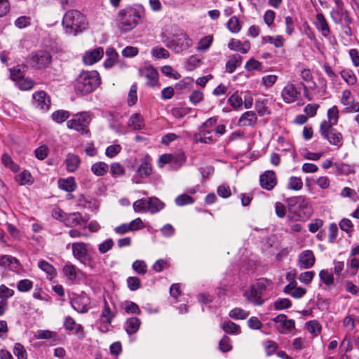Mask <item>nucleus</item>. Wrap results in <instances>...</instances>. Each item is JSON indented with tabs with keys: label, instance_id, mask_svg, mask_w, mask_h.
<instances>
[{
	"label": "nucleus",
	"instance_id": "obj_1",
	"mask_svg": "<svg viewBox=\"0 0 359 359\" xmlns=\"http://www.w3.org/2000/svg\"><path fill=\"white\" fill-rule=\"evenodd\" d=\"M145 10L142 5L135 4L121 9L116 14V21L118 29L123 32L133 29L143 21Z\"/></svg>",
	"mask_w": 359,
	"mask_h": 359
},
{
	"label": "nucleus",
	"instance_id": "obj_2",
	"mask_svg": "<svg viewBox=\"0 0 359 359\" xmlns=\"http://www.w3.org/2000/svg\"><path fill=\"white\" fill-rule=\"evenodd\" d=\"M290 212L292 216H288L290 220L304 221L309 219L312 213V208L309 201L304 196H299L291 197L286 200Z\"/></svg>",
	"mask_w": 359,
	"mask_h": 359
},
{
	"label": "nucleus",
	"instance_id": "obj_3",
	"mask_svg": "<svg viewBox=\"0 0 359 359\" xmlns=\"http://www.w3.org/2000/svg\"><path fill=\"white\" fill-rule=\"evenodd\" d=\"M100 83V74L97 71H83L74 83L77 94L86 95L93 92Z\"/></svg>",
	"mask_w": 359,
	"mask_h": 359
},
{
	"label": "nucleus",
	"instance_id": "obj_4",
	"mask_svg": "<svg viewBox=\"0 0 359 359\" xmlns=\"http://www.w3.org/2000/svg\"><path fill=\"white\" fill-rule=\"evenodd\" d=\"M66 34L76 35L86 27L84 16L77 10L67 11L63 16L62 22Z\"/></svg>",
	"mask_w": 359,
	"mask_h": 359
},
{
	"label": "nucleus",
	"instance_id": "obj_5",
	"mask_svg": "<svg viewBox=\"0 0 359 359\" xmlns=\"http://www.w3.org/2000/svg\"><path fill=\"white\" fill-rule=\"evenodd\" d=\"M163 42L167 48L176 53L187 50L193 45V41L189 35L182 32L166 36Z\"/></svg>",
	"mask_w": 359,
	"mask_h": 359
},
{
	"label": "nucleus",
	"instance_id": "obj_6",
	"mask_svg": "<svg viewBox=\"0 0 359 359\" xmlns=\"http://www.w3.org/2000/svg\"><path fill=\"white\" fill-rule=\"evenodd\" d=\"M266 280H259L255 284L252 285L249 289L245 290L243 296L250 303L261 306L264 300L262 299V292L266 287Z\"/></svg>",
	"mask_w": 359,
	"mask_h": 359
},
{
	"label": "nucleus",
	"instance_id": "obj_7",
	"mask_svg": "<svg viewBox=\"0 0 359 359\" xmlns=\"http://www.w3.org/2000/svg\"><path fill=\"white\" fill-rule=\"evenodd\" d=\"M90 121V116L86 112H83L74 115L73 118L67 121V126L69 129L75 130L81 134H87Z\"/></svg>",
	"mask_w": 359,
	"mask_h": 359
},
{
	"label": "nucleus",
	"instance_id": "obj_8",
	"mask_svg": "<svg viewBox=\"0 0 359 359\" xmlns=\"http://www.w3.org/2000/svg\"><path fill=\"white\" fill-rule=\"evenodd\" d=\"M228 103L235 109H239L243 104L245 109H250L253 104V97L248 93L236 91L228 99Z\"/></svg>",
	"mask_w": 359,
	"mask_h": 359
},
{
	"label": "nucleus",
	"instance_id": "obj_9",
	"mask_svg": "<svg viewBox=\"0 0 359 359\" xmlns=\"http://www.w3.org/2000/svg\"><path fill=\"white\" fill-rule=\"evenodd\" d=\"M320 133L330 144L335 146L341 145L342 140L341 133L334 129L333 126H330V123L322 122L320 126Z\"/></svg>",
	"mask_w": 359,
	"mask_h": 359
},
{
	"label": "nucleus",
	"instance_id": "obj_10",
	"mask_svg": "<svg viewBox=\"0 0 359 359\" xmlns=\"http://www.w3.org/2000/svg\"><path fill=\"white\" fill-rule=\"evenodd\" d=\"M50 62V54L46 50H38L35 53H32L29 57L30 65L36 69L44 68L47 67Z\"/></svg>",
	"mask_w": 359,
	"mask_h": 359
},
{
	"label": "nucleus",
	"instance_id": "obj_11",
	"mask_svg": "<svg viewBox=\"0 0 359 359\" xmlns=\"http://www.w3.org/2000/svg\"><path fill=\"white\" fill-rule=\"evenodd\" d=\"M272 320L276 323V330L282 334H287L295 327L294 320L288 319L285 314H279L274 317Z\"/></svg>",
	"mask_w": 359,
	"mask_h": 359
},
{
	"label": "nucleus",
	"instance_id": "obj_12",
	"mask_svg": "<svg viewBox=\"0 0 359 359\" xmlns=\"http://www.w3.org/2000/svg\"><path fill=\"white\" fill-rule=\"evenodd\" d=\"M301 95V88L296 87L293 83H287L281 91V97L287 104H292L297 101Z\"/></svg>",
	"mask_w": 359,
	"mask_h": 359
},
{
	"label": "nucleus",
	"instance_id": "obj_13",
	"mask_svg": "<svg viewBox=\"0 0 359 359\" xmlns=\"http://www.w3.org/2000/svg\"><path fill=\"white\" fill-rule=\"evenodd\" d=\"M89 244L83 242H76L72 245V254L75 259L81 263L86 264L88 258V248Z\"/></svg>",
	"mask_w": 359,
	"mask_h": 359
},
{
	"label": "nucleus",
	"instance_id": "obj_14",
	"mask_svg": "<svg viewBox=\"0 0 359 359\" xmlns=\"http://www.w3.org/2000/svg\"><path fill=\"white\" fill-rule=\"evenodd\" d=\"M72 308L79 313H86L89 309L90 299L86 294L77 295L71 302Z\"/></svg>",
	"mask_w": 359,
	"mask_h": 359
},
{
	"label": "nucleus",
	"instance_id": "obj_15",
	"mask_svg": "<svg viewBox=\"0 0 359 359\" xmlns=\"http://www.w3.org/2000/svg\"><path fill=\"white\" fill-rule=\"evenodd\" d=\"M261 187L266 190H271L277 184L276 174L272 170H266L260 175Z\"/></svg>",
	"mask_w": 359,
	"mask_h": 359
},
{
	"label": "nucleus",
	"instance_id": "obj_16",
	"mask_svg": "<svg viewBox=\"0 0 359 359\" xmlns=\"http://www.w3.org/2000/svg\"><path fill=\"white\" fill-rule=\"evenodd\" d=\"M315 261L313 252L311 250H306L299 254L298 265L300 269H307L314 265Z\"/></svg>",
	"mask_w": 359,
	"mask_h": 359
},
{
	"label": "nucleus",
	"instance_id": "obj_17",
	"mask_svg": "<svg viewBox=\"0 0 359 359\" xmlns=\"http://www.w3.org/2000/svg\"><path fill=\"white\" fill-rule=\"evenodd\" d=\"M34 99V104L42 110H48L49 109L50 100L47 93L44 91L36 92L32 95Z\"/></svg>",
	"mask_w": 359,
	"mask_h": 359
},
{
	"label": "nucleus",
	"instance_id": "obj_18",
	"mask_svg": "<svg viewBox=\"0 0 359 359\" xmlns=\"http://www.w3.org/2000/svg\"><path fill=\"white\" fill-rule=\"evenodd\" d=\"M103 48L98 47L87 51L83 57V61L87 65H92L98 62L103 57Z\"/></svg>",
	"mask_w": 359,
	"mask_h": 359
},
{
	"label": "nucleus",
	"instance_id": "obj_19",
	"mask_svg": "<svg viewBox=\"0 0 359 359\" xmlns=\"http://www.w3.org/2000/svg\"><path fill=\"white\" fill-rule=\"evenodd\" d=\"M316 20L314 22L315 27L324 37L328 38L330 35L331 31L325 16L323 13H319L316 14Z\"/></svg>",
	"mask_w": 359,
	"mask_h": 359
},
{
	"label": "nucleus",
	"instance_id": "obj_20",
	"mask_svg": "<svg viewBox=\"0 0 359 359\" xmlns=\"http://www.w3.org/2000/svg\"><path fill=\"white\" fill-rule=\"evenodd\" d=\"M283 292L290 294L293 298L299 299L306 294V290L304 287H298L297 283L293 280L284 287Z\"/></svg>",
	"mask_w": 359,
	"mask_h": 359
},
{
	"label": "nucleus",
	"instance_id": "obj_21",
	"mask_svg": "<svg viewBox=\"0 0 359 359\" xmlns=\"http://www.w3.org/2000/svg\"><path fill=\"white\" fill-rule=\"evenodd\" d=\"M212 130L211 129H207L201 127L200 131L194 135V140L196 142L212 144L214 143L216 140L212 135Z\"/></svg>",
	"mask_w": 359,
	"mask_h": 359
},
{
	"label": "nucleus",
	"instance_id": "obj_22",
	"mask_svg": "<svg viewBox=\"0 0 359 359\" xmlns=\"http://www.w3.org/2000/svg\"><path fill=\"white\" fill-rule=\"evenodd\" d=\"M142 76L147 79V84L150 86H154L158 81V72L153 67H147L140 70Z\"/></svg>",
	"mask_w": 359,
	"mask_h": 359
},
{
	"label": "nucleus",
	"instance_id": "obj_23",
	"mask_svg": "<svg viewBox=\"0 0 359 359\" xmlns=\"http://www.w3.org/2000/svg\"><path fill=\"white\" fill-rule=\"evenodd\" d=\"M228 48L234 51H239L243 54L247 53L250 49V43L249 41H245L242 43L238 39H232L228 43Z\"/></svg>",
	"mask_w": 359,
	"mask_h": 359
},
{
	"label": "nucleus",
	"instance_id": "obj_24",
	"mask_svg": "<svg viewBox=\"0 0 359 359\" xmlns=\"http://www.w3.org/2000/svg\"><path fill=\"white\" fill-rule=\"evenodd\" d=\"M257 121V117L253 111H247L239 118L238 124L241 126H254Z\"/></svg>",
	"mask_w": 359,
	"mask_h": 359
},
{
	"label": "nucleus",
	"instance_id": "obj_25",
	"mask_svg": "<svg viewBox=\"0 0 359 359\" xmlns=\"http://www.w3.org/2000/svg\"><path fill=\"white\" fill-rule=\"evenodd\" d=\"M82 222H85L82 215L79 212L67 213L65 219V225L68 227H75L80 225Z\"/></svg>",
	"mask_w": 359,
	"mask_h": 359
},
{
	"label": "nucleus",
	"instance_id": "obj_26",
	"mask_svg": "<svg viewBox=\"0 0 359 359\" xmlns=\"http://www.w3.org/2000/svg\"><path fill=\"white\" fill-rule=\"evenodd\" d=\"M81 163L79 156L74 154H68L65 159L67 170L69 172L76 171Z\"/></svg>",
	"mask_w": 359,
	"mask_h": 359
},
{
	"label": "nucleus",
	"instance_id": "obj_27",
	"mask_svg": "<svg viewBox=\"0 0 359 359\" xmlns=\"http://www.w3.org/2000/svg\"><path fill=\"white\" fill-rule=\"evenodd\" d=\"M0 266L9 270H16L18 266V261L11 255L0 256Z\"/></svg>",
	"mask_w": 359,
	"mask_h": 359
},
{
	"label": "nucleus",
	"instance_id": "obj_28",
	"mask_svg": "<svg viewBox=\"0 0 359 359\" xmlns=\"http://www.w3.org/2000/svg\"><path fill=\"white\" fill-rule=\"evenodd\" d=\"M141 321L137 317L129 318L125 323V330L128 334L130 335L137 332L140 327Z\"/></svg>",
	"mask_w": 359,
	"mask_h": 359
},
{
	"label": "nucleus",
	"instance_id": "obj_29",
	"mask_svg": "<svg viewBox=\"0 0 359 359\" xmlns=\"http://www.w3.org/2000/svg\"><path fill=\"white\" fill-rule=\"evenodd\" d=\"M62 271L65 276L70 280H75L81 271L73 264L68 262L63 266Z\"/></svg>",
	"mask_w": 359,
	"mask_h": 359
},
{
	"label": "nucleus",
	"instance_id": "obj_30",
	"mask_svg": "<svg viewBox=\"0 0 359 359\" xmlns=\"http://www.w3.org/2000/svg\"><path fill=\"white\" fill-rule=\"evenodd\" d=\"M243 57L238 55H232L226 63V71L228 73H233L237 67L241 66Z\"/></svg>",
	"mask_w": 359,
	"mask_h": 359
},
{
	"label": "nucleus",
	"instance_id": "obj_31",
	"mask_svg": "<svg viewBox=\"0 0 359 359\" xmlns=\"http://www.w3.org/2000/svg\"><path fill=\"white\" fill-rule=\"evenodd\" d=\"M57 183L60 189L67 192H72L76 188V184L73 177H69L66 179H60Z\"/></svg>",
	"mask_w": 359,
	"mask_h": 359
},
{
	"label": "nucleus",
	"instance_id": "obj_32",
	"mask_svg": "<svg viewBox=\"0 0 359 359\" xmlns=\"http://www.w3.org/2000/svg\"><path fill=\"white\" fill-rule=\"evenodd\" d=\"M164 208V203L156 197H151L147 199V210L151 214L160 211Z\"/></svg>",
	"mask_w": 359,
	"mask_h": 359
},
{
	"label": "nucleus",
	"instance_id": "obj_33",
	"mask_svg": "<svg viewBox=\"0 0 359 359\" xmlns=\"http://www.w3.org/2000/svg\"><path fill=\"white\" fill-rule=\"evenodd\" d=\"M39 268L44 271L47 276L48 278L52 279L55 278L57 275L56 269L55 267L45 260H41L38 263Z\"/></svg>",
	"mask_w": 359,
	"mask_h": 359
},
{
	"label": "nucleus",
	"instance_id": "obj_34",
	"mask_svg": "<svg viewBox=\"0 0 359 359\" xmlns=\"http://www.w3.org/2000/svg\"><path fill=\"white\" fill-rule=\"evenodd\" d=\"M128 125L133 130H140L142 128L144 125V119L140 114L135 113L129 118Z\"/></svg>",
	"mask_w": 359,
	"mask_h": 359
},
{
	"label": "nucleus",
	"instance_id": "obj_35",
	"mask_svg": "<svg viewBox=\"0 0 359 359\" xmlns=\"http://www.w3.org/2000/svg\"><path fill=\"white\" fill-rule=\"evenodd\" d=\"M107 58L104 62V66L106 68L112 67L117 61L118 53L113 48H108L106 50Z\"/></svg>",
	"mask_w": 359,
	"mask_h": 359
},
{
	"label": "nucleus",
	"instance_id": "obj_36",
	"mask_svg": "<svg viewBox=\"0 0 359 359\" xmlns=\"http://www.w3.org/2000/svg\"><path fill=\"white\" fill-rule=\"evenodd\" d=\"M151 170L150 163L146 160H143L137 168L136 172L141 178H144L151 175Z\"/></svg>",
	"mask_w": 359,
	"mask_h": 359
},
{
	"label": "nucleus",
	"instance_id": "obj_37",
	"mask_svg": "<svg viewBox=\"0 0 359 359\" xmlns=\"http://www.w3.org/2000/svg\"><path fill=\"white\" fill-rule=\"evenodd\" d=\"M109 167L104 162H97L92 165L91 171L96 176H103L108 171Z\"/></svg>",
	"mask_w": 359,
	"mask_h": 359
},
{
	"label": "nucleus",
	"instance_id": "obj_38",
	"mask_svg": "<svg viewBox=\"0 0 359 359\" xmlns=\"http://www.w3.org/2000/svg\"><path fill=\"white\" fill-rule=\"evenodd\" d=\"M222 328L227 334H238L241 333L239 325L230 320L224 322L222 325Z\"/></svg>",
	"mask_w": 359,
	"mask_h": 359
},
{
	"label": "nucleus",
	"instance_id": "obj_39",
	"mask_svg": "<svg viewBox=\"0 0 359 359\" xmlns=\"http://www.w3.org/2000/svg\"><path fill=\"white\" fill-rule=\"evenodd\" d=\"M64 327L69 331H74L79 333L82 330L83 327L80 324H76V321L70 316L65 318L64 321Z\"/></svg>",
	"mask_w": 359,
	"mask_h": 359
},
{
	"label": "nucleus",
	"instance_id": "obj_40",
	"mask_svg": "<svg viewBox=\"0 0 359 359\" xmlns=\"http://www.w3.org/2000/svg\"><path fill=\"white\" fill-rule=\"evenodd\" d=\"M1 161L5 167L10 169L13 172H17L19 171V165L13 162L11 157L8 154H4L2 155Z\"/></svg>",
	"mask_w": 359,
	"mask_h": 359
},
{
	"label": "nucleus",
	"instance_id": "obj_41",
	"mask_svg": "<svg viewBox=\"0 0 359 359\" xmlns=\"http://www.w3.org/2000/svg\"><path fill=\"white\" fill-rule=\"evenodd\" d=\"M285 39L280 35H277L275 37L271 36H265L262 37V43H272L276 48H280L284 45Z\"/></svg>",
	"mask_w": 359,
	"mask_h": 359
},
{
	"label": "nucleus",
	"instance_id": "obj_42",
	"mask_svg": "<svg viewBox=\"0 0 359 359\" xmlns=\"http://www.w3.org/2000/svg\"><path fill=\"white\" fill-rule=\"evenodd\" d=\"M327 121H323L330 124V126H333L337 124L339 118V110L336 106H333L330 108L327 111Z\"/></svg>",
	"mask_w": 359,
	"mask_h": 359
},
{
	"label": "nucleus",
	"instance_id": "obj_43",
	"mask_svg": "<svg viewBox=\"0 0 359 359\" xmlns=\"http://www.w3.org/2000/svg\"><path fill=\"white\" fill-rule=\"evenodd\" d=\"M101 317L104 319V322L107 325H109L112 322L113 318L115 317V313L111 310L106 300H104V308Z\"/></svg>",
	"mask_w": 359,
	"mask_h": 359
},
{
	"label": "nucleus",
	"instance_id": "obj_44",
	"mask_svg": "<svg viewBox=\"0 0 359 359\" xmlns=\"http://www.w3.org/2000/svg\"><path fill=\"white\" fill-rule=\"evenodd\" d=\"M69 116L70 114L68 111L61 109L54 111L51 115V118L55 122L62 123L65 121Z\"/></svg>",
	"mask_w": 359,
	"mask_h": 359
},
{
	"label": "nucleus",
	"instance_id": "obj_45",
	"mask_svg": "<svg viewBox=\"0 0 359 359\" xmlns=\"http://www.w3.org/2000/svg\"><path fill=\"white\" fill-rule=\"evenodd\" d=\"M230 318L236 320H243L249 316V311H246L241 308H234L229 311Z\"/></svg>",
	"mask_w": 359,
	"mask_h": 359
},
{
	"label": "nucleus",
	"instance_id": "obj_46",
	"mask_svg": "<svg viewBox=\"0 0 359 359\" xmlns=\"http://www.w3.org/2000/svg\"><path fill=\"white\" fill-rule=\"evenodd\" d=\"M15 179L20 185L29 184L33 182L31 173L27 170L22 171L16 176Z\"/></svg>",
	"mask_w": 359,
	"mask_h": 359
},
{
	"label": "nucleus",
	"instance_id": "obj_47",
	"mask_svg": "<svg viewBox=\"0 0 359 359\" xmlns=\"http://www.w3.org/2000/svg\"><path fill=\"white\" fill-rule=\"evenodd\" d=\"M303 187V182L300 177L292 176L287 183V189L299 191Z\"/></svg>",
	"mask_w": 359,
	"mask_h": 359
},
{
	"label": "nucleus",
	"instance_id": "obj_48",
	"mask_svg": "<svg viewBox=\"0 0 359 359\" xmlns=\"http://www.w3.org/2000/svg\"><path fill=\"white\" fill-rule=\"evenodd\" d=\"M308 331L313 336H317L321 330V325L318 320H310L306 324Z\"/></svg>",
	"mask_w": 359,
	"mask_h": 359
},
{
	"label": "nucleus",
	"instance_id": "obj_49",
	"mask_svg": "<svg viewBox=\"0 0 359 359\" xmlns=\"http://www.w3.org/2000/svg\"><path fill=\"white\" fill-rule=\"evenodd\" d=\"M133 269L140 275H144L147 271V265L143 260H136L133 263Z\"/></svg>",
	"mask_w": 359,
	"mask_h": 359
},
{
	"label": "nucleus",
	"instance_id": "obj_50",
	"mask_svg": "<svg viewBox=\"0 0 359 359\" xmlns=\"http://www.w3.org/2000/svg\"><path fill=\"white\" fill-rule=\"evenodd\" d=\"M266 100H258L255 102V109L260 116L270 113L269 109L266 107Z\"/></svg>",
	"mask_w": 359,
	"mask_h": 359
},
{
	"label": "nucleus",
	"instance_id": "obj_51",
	"mask_svg": "<svg viewBox=\"0 0 359 359\" xmlns=\"http://www.w3.org/2000/svg\"><path fill=\"white\" fill-rule=\"evenodd\" d=\"M227 28L233 33L238 32L241 29L238 18L236 16L231 17L227 22Z\"/></svg>",
	"mask_w": 359,
	"mask_h": 359
},
{
	"label": "nucleus",
	"instance_id": "obj_52",
	"mask_svg": "<svg viewBox=\"0 0 359 359\" xmlns=\"http://www.w3.org/2000/svg\"><path fill=\"white\" fill-rule=\"evenodd\" d=\"M16 85L22 90H29L34 87V83L31 79L23 77L16 82Z\"/></svg>",
	"mask_w": 359,
	"mask_h": 359
},
{
	"label": "nucleus",
	"instance_id": "obj_53",
	"mask_svg": "<svg viewBox=\"0 0 359 359\" xmlns=\"http://www.w3.org/2000/svg\"><path fill=\"white\" fill-rule=\"evenodd\" d=\"M213 37L210 35L203 37L198 43L197 50L199 51L207 50L212 43Z\"/></svg>",
	"mask_w": 359,
	"mask_h": 359
},
{
	"label": "nucleus",
	"instance_id": "obj_54",
	"mask_svg": "<svg viewBox=\"0 0 359 359\" xmlns=\"http://www.w3.org/2000/svg\"><path fill=\"white\" fill-rule=\"evenodd\" d=\"M319 277L320 280L327 286L332 285L334 283L333 275L327 270H321L319 273Z\"/></svg>",
	"mask_w": 359,
	"mask_h": 359
},
{
	"label": "nucleus",
	"instance_id": "obj_55",
	"mask_svg": "<svg viewBox=\"0 0 359 359\" xmlns=\"http://www.w3.org/2000/svg\"><path fill=\"white\" fill-rule=\"evenodd\" d=\"M341 76L348 85H354L357 81L356 76L351 70L341 71Z\"/></svg>",
	"mask_w": 359,
	"mask_h": 359
},
{
	"label": "nucleus",
	"instance_id": "obj_56",
	"mask_svg": "<svg viewBox=\"0 0 359 359\" xmlns=\"http://www.w3.org/2000/svg\"><path fill=\"white\" fill-rule=\"evenodd\" d=\"M13 353L17 359H27V351L24 346L20 343L15 344Z\"/></svg>",
	"mask_w": 359,
	"mask_h": 359
},
{
	"label": "nucleus",
	"instance_id": "obj_57",
	"mask_svg": "<svg viewBox=\"0 0 359 359\" xmlns=\"http://www.w3.org/2000/svg\"><path fill=\"white\" fill-rule=\"evenodd\" d=\"M110 173L114 177L122 176L125 173L124 168L118 163H113L110 166Z\"/></svg>",
	"mask_w": 359,
	"mask_h": 359
},
{
	"label": "nucleus",
	"instance_id": "obj_58",
	"mask_svg": "<svg viewBox=\"0 0 359 359\" xmlns=\"http://www.w3.org/2000/svg\"><path fill=\"white\" fill-rule=\"evenodd\" d=\"M161 72L165 76L170 77V78H172L175 80L180 79V77H181V75L178 72L174 70L172 67L168 66V65L163 66L161 68Z\"/></svg>",
	"mask_w": 359,
	"mask_h": 359
},
{
	"label": "nucleus",
	"instance_id": "obj_59",
	"mask_svg": "<svg viewBox=\"0 0 359 359\" xmlns=\"http://www.w3.org/2000/svg\"><path fill=\"white\" fill-rule=\"evenodd\" d=\"M151 55L158 59L169 57V52L163 47H155L151 50Z\"/></svg>",
	"mask_w": 359,
	"mask_h": 359
},
{
	"label": "nucleus",
	"instance_id": "obj_60",
	"mask_svg": "<svg viewBox=\"0 0 359 359\" xmlns=\"http://www.w3.org/2000/svg\"><path fill=\"white\" fill-rule=\"evenodd\" d=\"M175 201L177 205L183 206L194 203V200L190 196L184 194L178 196L175 198Z\"/></svg>",
	"mask_w": 359,
	"mask_h": 359
},
{
	"label": "nucleus",
	"instance_id": "obj_61",
	"mask_svg": "<svg viewBox=\"0 0 359 359\" xmlns=\"http://www.w3.org/2000/svg\"><path fill=\"white\" fill-rule=\"evenodd\" d=\"M345 15V11L344 8H336L332 10L330 13V15L333 22L336 24H341L342 17Z\"/></svg>",
	"mask_w": 359,
	"mask_h": 359
},
{
	"label": "nucleus",
	"instance_id": "obj_62",
	"mask_svg": "<svg viewBox=\"0 0 359 359\" xmlns=\"http://www.w3.org/2000/svg\"><path fill=\"white\" fill-rule=\"evenodd\" d=\"M124 309L128 314H140L141 311L138 305L133 302H126L124 303Z\"/></svg>",
	"mask_w": 359,
	"mask_h": 359
},
{
	"label": "nucleus",
	"instance_id": "obj_63",
	"mask_svg": "<svg viewBox=\"0 0 359 359\" xmlns=\"http://www.w3.org/2000/svg\"><path fill=\"white\" fill-rule=\"evenodd\" d=\"M292 303L289 299H278L274 302V308L276 310H283L291 307Z\"/></svg>",
	"mask_w": 359,
	"mask_h": 359
},
{
	"label": "nucleus",
	"instance_id": "obj_64",
	"mask_svg": "<svg viewBox=\"0 0 359 359\" xmlns=\"http://www.w3.org/2000/svg\"><path fill=\"white\" fill-rule=\"evenodd\" d=\"M33 286V283L28 279H23L18 282L17 288L20 292H26L29 291Z\"/></svg>",
	"mask_w": 359,
	"mask_h": 359
}]
</instances>
